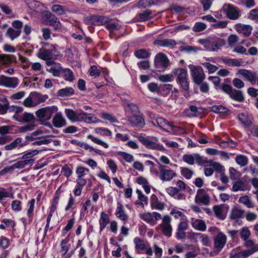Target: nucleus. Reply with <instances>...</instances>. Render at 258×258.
Returning a JSON list of instances; mask_svg holds the SVG:
<instances>
[{"label": "nucleus", "instance_id": "1", "mask_svg": "<svg viewBox=\"0 0 258 258\" xmlns=\"http://www.w3.org/2000/svg\"><path fill=\"white\" fill-rule=\"evenodd\" d=\"M172 73L177 76L176 82L179 84L181 88L184 90H188L189 81L187 70L183 68H177L172 71Z\"/></svg>", "mask_w": 258, "mask_h": 258}, {"label": "nucleus", "instance_id": "2", "mask_svg": "<svg viewBox=\"0 0 258 258\" xmlns=\"http://www.w3.org/2000/svg\"><path fill=\"white\" fill-rule=\"evenodd\" d=\"M58 110V107L55 105L46 106L37 110L35 114L40 120L48 121Z\"/></svg>", "mask_w": 258, "mask_h": 258}, {"label": "nucleus", "instance_id": "3", "mask_svg": "<svg viewBox=\"0 0 258 258\" xmlns=\"http://www.w3.org/2000/svg\"><path fill=\"white\" fill-rule=\"evenodd\" d=\"M214 251L210 255L213 256L218 254L225 246L227 241V236L222 231H218L217 234L214 237Z\"/></svg>", "mask_w": 258, "mask_h": 258}, {"label": "nucleus", "instance_id": "4", "mask_svg": "<svg viewBox=\"0 0 258 258\" xmlns=\"http://www.w3.org/2000/svg\"><path fill=\"white\" fill-rule=\"evenodd\" d=\"M111 20L110 17L102 15H92L86 17L84 19V23L87 25L99 26L108 23Z\"/></svg>", "mask_w": 258, "mask_h": 258}, {"label": "nucleus", "instance_id": "5", "mask_svg": "<svg viewBox=\"0 0 258 258\" xmlns=\"http://www.w3.org/2000/svg\"><path fill=\"white\" fill-rule=\"evenodd\" d=\"M188 68L194 82L198 85L202 84L205 79V75L203 68L201 66L191 64L188 65Z\"/></svg>", "mask_w": 258, "mask_h": 258}, {"label": "nucleus", "instance_id": "6", "mask_svg": "<svg viewBox=\"0 0 258 258\" xmlns=\"http://www.w3.org/2000/svg\"><path fill=\"white\" fill-rule=\"evenodd\" d=\"M161 223L159 225L162 233L166 236L169 237L172 235V227L171 224V218L168 215H164L161 218Z\"/></svg>", "mask_w": 258, "mask_h": 258}, {"label": "nucleus", "instance_id": "7", "mask_svg": "<svg viewBox=\"0 0 258 258\" xmlns=\"http://www.w3.org/2000/svg\"><path fill=\"white\" fill-rule=\"evenodd\" d=\"M238 75L243 77L247 81L252 85H256L258 86V76L255 72H252L246 69H240L236 74Z\"/></svg>", "mask_w": 258, "mask_h": 258}, {"label": "nucleus", "instance_id": "8", "mask_svg": "<svg viewBox=\"0 0 258 258\" xmlns=\"http://www.w3.org/2000/svg\"><path fill=\"white\" fill-rule=\"evenodd\" d=\"M19 84L17 77H9L5 75L0 76V86L8 88H16Z\"/></svg>", "mask_w": 258, "mask_h": 258}, {"label": "nucleus", "instance_id": "9", "mask_svg": "<svg viewBox=\"0 0 258 258\" xmlns=\"http://www.w3.org/2000/svg\"><path fill=\"white\" fill-rule=\"evenodd\" d=\"M157 122L161 127H164L166 126L169 127L170 132L173 134H184L186 131L182 128L175 126L171 124L168 121L163 118H159L157 119Z\"/></svg>", "mask_w": 258, "mask_h": 258}, {"label": "nucleus", "instance_id": "10", "mask_svg": "<svg viewBox=\"0 0 258 258\" xmlns=\"http://www.w3.org/2000/svg\"><path fill=\"white\" fill-rule=\"evenodd\" d=\"M195 201L199 205H208L210 203V197L204 189H199L197 191Z\"/></svg>", "mask_w": 258, "mask_h": 258}, {"label": "nucleus", "instance_id": "11", "mask_svg": "<svg viewBox=\"0 0 258 258\" xmlns=\"http://www.w3.org/2000/svg\"><path fill=\"white\" fill-rule=\"evenodd\" d=\"M46 20L48 21L49 25L52 27L55 32H59L61 29V24L58 19L50 12H47L45 15Z\"/></svg>", "mask_w": 258, "mask_h": 258}, {"label": "nucleus", "instance_id": "12", "mask_svg": "<svg viewBox=\"0 0 258 258\" xmlns=\"http://www.w3.org/2000/svg\"><path fill=\"white\" fill-rule=\"evenodd\" d=\"M222 10L230 19L236 20L240 16L239 11L230 4H225Z\"/></svg>", "mask_w": 258, "mask_h": 258}, {"label": "nucleus", "instance_id": "13", "mask_svg": "<svg viewBox=\"0 0 258 258\" xmlns=\"http://www.w3.org/2000/svg\"><path fill=\"white\" fill-rule=\"evenodd\" d=\"M154 63L156 68L165 69L169 66V60L164 54L159 53L155 57Z\"/></svg>", "mask_w": 258, "mask_h": 258}, {"label": "nucleus", "instance_id": "14", "mask_svg": "<svg viewBox=\"0 0 258 258\" xmlns=\"http://www.w3.org/2000/svg\"><path fill=\"white\" fill-rule=\"evenodd\" d=\"M228 207L223 205H216L213 207L215 216L220 220H224L228 213Z\"/></svg>", "mask_w": 258, "mask_h": 258}, {"label": "nucleus", "instance_id": "15", "mask_svg": "<svg viewBox=\"0 0 258 258\" xmlns=\"http://www.w3.org/2000/svg\"><path fill=\"white\" fill-rule=\"evenodd\" d=\"M52 124L55 127L60 128L66 125L67 123L66 119L63 117L62 113L57 111L54 114L52 119Z\"/></svg>", "mask_w": 258, "mask_h": 258}, {"label": "nucleus", "instance_id": "16", "mask_svg": "<svg viewBox=\"0 0 258 258\" xmlns=\"http://www.w3.org/2000/svg\"><path fill=\"white\" fill-rule=\"evenodd\" d=\"M190 224L194 229L199 231L204 232L207 229L205 222L201 219L191 218Z\"/></svg>", "mask_w": 258, "mask_h": 258}, {"label": "nucleus", "instance_id": "17", "mask_svg": "<svg viewBox=\"0 0 258 258\" xmlns=\"http://www.w3.org/2000/svg\"><path fill=\"white\" fill-rule=\"evenodd\" d=\"M235 29L238 33L248 37L251 34L252 28L249 25L237 24L235 26Z\"/></svg>", "mask_w": 258, "mask_h": 258}, {"label": "nucleus", "instance_id": "18", "mask_svg": "<svg viewBox=\"0 0 258 258\" xmlns=\"http://www.w3.org/2000/svg\"><path fill=\"white\" fill-rule=\"evenodd\" d=\"M16 57L12 54H0V64L9 66L12 62H16Z\"/></svg>", "mask_w": 258, "mask_h": 258}, {"label": "nucleus", "instance_id": "19", "mask_svg": "<svg viewBox=\"0 0 258 258\" xmlns=\"http://www.w3.org/2000/svg\"><path fill=\"white\" fill-rule=\"evenodd\" d=\"M161 215L157 212H148L146 213V223L151 226L155 225L157 224V221L161 219Z\"/></svg>", "mask_w": 258, "mask_h": 258}, {"label": "nucleus", "instance_id": "20", "mask_svg": "<svg viewBox=\"0 0 258 258\" xmlns=\"http://www.w3.org/2000/svg\"><path fill=\"white\" fill-rule=\"evenodd\" d=\"M64 112L68 118L72 122L78 121L81 120V113L78 114L71 109H66Z\"/></svg>", "mask_w": 258, "mask_h": 258}, {"label": "nucleus", "instance_id": "21", "mask_svg": "<svg viewBox=\"0 0 258 258\" xmlns=\"http://www.w3.org/2000/svg\"><path fill=\"white\" fill-rule=\"evenodd\" d=\"M52 55V51L50 49H47L43 47L39 49L38 56L43 60H48L51 59Z\"/></svg>", "mask_w": 258, "mask_h": 258}, {"label": "nucleus", "instance_id": "22", "mask_svg": "<svg viewBox=\"0 0 258 258\" xmlns=\"http://www.w3.org/2000/svg\"><path fill=\"white\" fill-rule=\"evenodd\" d=\"M182 160L184 162L189 165H193L195 160L199 164H200L201 163L199 162V160H201V157L198 154H196L194 156L190 154H185L182 157Z\"/></svg>", "mask_w": 258, "mask_h": 258}, {"label": "nucleus", "instance_id": "23", "mask_svg": "<svg viewBox=\"0 0 258 258\" xmlns=\"http://www.w3.org/2000/svg\"><path fill=\"white\" fill-rule=\"evenodd\" d=\"M115 214L117 218L122 221H126L128 219V216L125 214L123 206L119 203L117 204Z\"/></svg>", "mask_w": 258, "mask_h": 258}, {"label": "nucleus", "instance_id": "24", "mask_svg": "<svg viewBox=\"0 0 258 258\" xmlns=\"http://www.w3.org/2000/svg\"><path fill=\"white\" fill-rule=\"evenodd\" d=\"M176 173L171 170L163 169L161 171L160 179L165 181L171 180L175 176Z\"/></svg>", "mask_w": 258, "mask_h": 258}, {"label": "nucleus", "instance_id": "25", "mask_svg": "<svg viewBox=\"0 0 258 258\" xmlns=\"http://www.w3.org/2000/svg\"><path fill=\"white\" fill-rule=\"evenodd\" d=\"M22 140L21 138H17L10 144L6 145L4 147L5 149L6 150H12L16 149L19 145H20V147L25 146L26 143H22Z\"/></svg>", "mask_w": 258, "mask_h": 258}, {"label": "nucleus", "instance_id": "26", "mask_svg": "<svg viewBox=\"0 0 258 258\" xmlns=\"http://www.w3.org/2000/svg\"><path fill=\"white\" fill-rule=\"evenodd\" d=\"M109 222V218L107 214L103 211L100 214V218L99 221L100 225V232H102Z\"/></svg>", "mask_w": 258, "mask_h": 258}, {"label": "nucleus", "instance_id": "27", "mask_svg": "<svg viewBox=\"0 0 258 258\" xmlns=\"http://www.w3.org/2000/svg\"><path fill=\"white\" fill-rule=\"evenodd\" d=\"M226 44V41L223 39L218 38L214 42H211V51H217Z\"/></svg>", "mask_w": 258, "mask_h": 258}, {"label": "nucleus", "instance_id": "28", "mask_svg": "<svg viewBox=\"0 0 258 258\" xmlns=\"http://www.w3.org/2000/svg\"><path fill=\"white\" fill-rule=\"evenodd\" d=\"M248 189L246 183L242 180H239L233 184L232 190L233 191H245Z\"/></svg>", "mask_w": 258, "mask_h": 258}, {"label": "nucleus", "instance_id": "29", "mask_svg": "<svg viewBox=\"0 0 258 258\" xmlns=\"http://www.w3.org/2000/svg\"><path fill=\"white\" fill-rule=\"evenodd\" d=\"M32 164V160H22L20 161L9 167H6L5 169L13 170L15 168L22 169L26 165Z\"/></svg>", "mask_w": 258, "mask_h": 258}, {"label": "nucleus", "instance_id": "30", "mask_svg": "<svg viewBox=\"0 0 258 258\" xmlns=\"http://www.w3.org/2000/svg\"><path fill=\"white\" fill-rule=\"evenodd\" d=\"M75 93V90L72 87H66L59 90L57 95L61 97H69Z\"/></svg>", "mask_w": 258, "mask_h": 258}, {"label": "nucleus", "instance_id": "31", "mask_svg": "<svg viewBox=\"0 0 258 258\" xmlns=\"http://www.w3.org/2000/svg\"><path fill=\"white\" fill-rule=\"evenodd\" d=\"M238 119L245 125L248 126L252 123V118L247 113H242L239 114Z\"/></svg>", "mask_w": 258, "mask_h": 258}, {"label": "nucleus", "instance_id": "32", "mask_svg": "<svg viewBox=\"0 0 258 258\" xmlns=\"http://www.w3.org/2000/svg\"><path fill=\"white\" fill-rule=\"evenodd\" d=\"M151 206L153 209L158 210H162L164 208V205L158 201L155 195H153L151 197Z\"/></svg>", "mask_w": 258, "mask_h": 258}, {"label": "nucleus", "instance_id": "33", "mask_svg": "<svg viewBox=\"0 0 258 258\" xmlns=\"http://www.w3.org/2000/svg\"><path fill=\"white\" fill-rule=\"evenodd\" d=\"M244 213V211L240 209L239 208L234 207L232 209L230 214V218L231 219H236L241 218Z\"/></svg>", "mask_w": 258, "mask_h": 258}, {"label": "nucleus", "instance_id": "34", "mask_svg": "<svg viewBox=\"0 0 258 258\" xmlns=\"http://www.w3.org/2000/svg\"><path fill=\"white\" fill-rule=\"evenodd\" d=\"M21 33V30H15L10 27L8 28L6 33V36L10 38L12 40H14L15 38L19 37Z\"/></svg>", "mask_w": 258, "mask_h": 258}, {"label": "nucleus", "instance_id": "35", "mask_svg": "<svg viewBox=\"0 0 258 258\" xmlns=\"http://www.w3.org/2000/svg\"><path fill=\"white\" fill-rule=\"evenodd\" d=\"M238 202L244 205L248 208L254 207V204L248 196L241 197L238 199Z\"/></svg>", "mask_w": 258, "mask_h": 258}, {"label": "nucleus", "instance_id": "36", "mask_svg": "<svg viewBox=\"0 0 258 258\" xmlns=\"http://www.w3.org/2000/svg\"><path fill=\"white\" fill-rule=\"evenodd\" d=\"M229 96L231 99L240 102L243 101L244 99L242 92L235 89L233 90Z\"/></svg>", "mask_w": 258, "mask_h": 258}, {"label": "nucleus", "instance_id": "37", "mask_svg": "<svg viewBox=\"0 0 258 258\" xmlns=\"http://www.w3.org/2000/svg\"><path fill=\"white\" fill-rule=\"evenodd\" d=\"M35 120V116L32 113L25 112L22 114L21 123H33Z\"/></svg>", "mask_w": 258, "mask_h": 258}, {"label": "nucleus", "instance_id": "38", "mask_svg": "<svg viewBox=\"0 0 258 258\" xmlns=\"http://www.w3.org/2000/svg\"><path fill=\"white\" fill-rule=\"evenodd\" d=\"M128 120L133 125H138L142 122L143 118L137 114H133L128 116Z\"/></svg>", "mask_w": 258, "mask_h": 258}, {"label": "nucleus", "instance_id": "39", "mask_svg": "<svg viewBox=\"0 0 258 258\" xmlns=\"http://www.w3.org/2000/svg\"><path fill=\"white\" fill-rule=\"evenodd\" d=\"M69 241V239L68 238H66L62 240L61 241L60 252H61V256L63 258L66 255L67 253H68V252L69 250V248H70L69 245L68 244Z\"/></svg>", "mask_w": 258, "mask_h": 258}, {"label": "nucleus", "instance_id": "40", "mask_svg": "<svg viewBox=\"0 0 258 258\" xmlns=\"http://www.w3.org/2000/svg\"><path fill=\"white\" fill-rule=\"evenodd\" d=\"M135 244L136 250L138 253L140 252V250L145 249V243L144 241L140 238L136 237L134 239Z\"/></svg>", "mask_w": 258, "mask_h": 258}, {"label": "nucleus", "instance_id": "41", "mask_svg": "<svg viewBox=\"0 0 258 258\" xmlns=\"http://www.w3.org/2000/svg\"><path fill=\"white\" fill-rule=\"evenodd\" d=\"M239 234L243 240H246L247 238H250L251 232L248 227H243L239 230Z\"/></svg>", "mask_w": 258, "mask_h": 258}, {"label": "nucleus", "instance_id": "42", "mask_svg": "<svg viewBox=\"0 0 258 258\" xmlns=\"http://www.w3.org/2000/svg\"><path fill=\"white\" fill-rule=\"evenodd\" d=\"M181 174L187 179H190L194 174V171L187 167H180Z\"/></svg>", "mask_w": 258, "mask_h": 258}, {"label": "nucleus", "instance_id": "43", "mask_svg": "<svg viewBox=\"0 0 258 258\" xmlns=\"http://www.w3.org/2000/svg\"><path fill=\"white\" fill-rule=\"evenodd\" d=\"M58 67H51L49 69H46V71L51 73L54 77H59L60 72L62 71L63 68L60 66V64L57 63Z\"/></svg>", "mask_w": 258, "mask_h": 258}, {"label": "nucleus", "instance_id": "44", "mask_svg": "<svg viewBox=\"0 0 258 258\" xmlns=\"http://www.w3.org/2000/svg\"><path fill=\"white\" fill-rule=\"evenodd\" d=\"M91 202L90 200L88 199L85 203H82V208L80 210L81 217H84L86 214L88 213V208L91 205Z\"/></svg>", "mask_w": 258, "mask_h": 258}, {"label": "nucleus", "instance_id": "45", "mask_svg": "<svg viewBox=\"0 0 258 258\" xmlns=\"http://www.w3.org/2000/svg\"><path fill=\"white\" fill-rule=\"evenodd\" d=\"M35 200L33 199H31L28 203V206L29 207L28 209L27 210V216L29 218V220L31 221L33 218V212L34 211V204H35Z\"/></svg>", "mask_w": 258, "mask_h": 258}, {"label": "nucleus", "instance_id": "46", "mask_svg": "<svg viewBox=\"0 0 258 258\" xmlns=\"http://www.w3.org/2000/svg\"><path fill=\"white\" fill-rule=\"evenodd\" d=\"M62 72L63 73V78L65 80L72 82L75 78L73 72L69 69H63Z\"/></svg>", "mask_w": 258, "mask_h": 258}, {"label": "nucleus", "instance_id": "47", "mask_svg": "<svg viewBox=\"0 0 258 258\" xmlns=\"http://www.w3.org/2000/svg\"><path fill=\"white\" fill-rule=\"evenodd\" d=\"M238 41V37L235 34H231L228 37L227 42L228 47L232 48Z\"/></svg>", "mask_w": 258, "mask_h": 258}, {"label": "nucleus", "instance_id": "48", "mask_svg": "<svg viewBox=\"0 0 258 258\" xmlns=\"http://www.w3.org/2000/svg\"><path fill=\"white\" fill-rule=\"evenodd\" d=\"M39 151L38 150H32L31 151L27 152V153L23 155V156L22 157V159L24 160H32V164L34 160L33 159H31V158L37 155Z\"/></svg>", "mask_w": 258, "mask_h": 258}, {"label": "nucleus", "instance_id": "49", "mask_svg": "<svg viewBox=\"0 0 258 258\" xmlns=\"http://www.w3.org/2000/svg\"><path fill=\"white\" fill-rule=\"evenodd\" d=\"M207 28V24L201 22H197L192 27V30L196 32H200L205 30Z\"/></svg>", "mask_w": 258, "mask_h": 258}, {"label": "nucleus", "instance_id": "50", "mask_svg": "<svg viewBox=\"0 0 258 258\" xmlns=\"http://www.w3.org/2000/svg\"><path fill=\"white\" fill-rule=\"evenodd\" d=\"M235 161L237 164L240 166H244L248 163V158L246 156L240 155L236 156Z\"/></svg>", "mask_w": 258, "mask_h": 258}, {"label": "nucleus", "instance_id": "51", "mask_svg": "<svg viewBox=\"0 0 258 258\" xmlns=\"http://www.w3.org/2000/svg\"><path fill=\"white\" fill-rule=\"evenodd\" d=\"M198 42L203 45L206 50L211 51V41L208 38L200 39Z\"/></svg>", "mask_w": 258, "mask_h": 258}, {"label": "nucleus", "instance_id": "52", "mask_svg": "<svg viewBox=\"0 0 258 258\" xmlns=\"http://www.w3.org/2000/svg\"><path fill=\"white\" fill-rule=\"evenodd\" d=\"M94 131L96 134L101 136L111 137L112 135L111 132L108 128L97 127L94 129Z\"/></svg>", "mask_w": 258, "mask_h": 258}, {"label": "nucleus", "instance_id": "53", "mask_svg": "<svg viewBox=\"0 0 258 258\" xmlns=\"http://www.w3.org/2000/svg\"><path fill=\"white\" fill-rule=\"evenodd\" d=\"M200 240L201 241L203 245L205 246H210L211 245V241L210 237L207 235L204 234H202L201 235Z\"/></svg>", "mask_w": 258, "mask_h": 258}, {"label": "nucleus", "instance_id": "54", "mask_svg": "<svg viewBox=\"0 0 258 258\" xmlns=\"http://www.w3.org/2000/svg\"><path fill=\"white\" fill-rule=\"evenodd\" d=\"M189 227L188 225V221L187 219V217L185 218H183L182 219H181L180 222L179 223L178 226H177V229L179 230H186L188 229Z\"/></svg>", "mask_w": 258, "mask_h": 258}, {"label": "nucleus", "instance_id": "55", "mask_svg": "<svg viewBox=\"0 0 258 258\" xmlns=\"http://www.w3.org/2000/svg\"><path fill=\"white\" fill-rule=\"evenodd\" d=\"M81 119L88 123L94 122V119L96 118L92 114L86 112H82L81 113Z\"/></svg>", "mask_w": 258, "mask_h": 258}, {"label": "nucleus", "instance_id": "56", "mask_svg": "<svg viewBox=\"0 0 258 258\" xmlns=\"http://www.w3.org/2000/svg\"><path fill=\"white\" fill-rule=\"evenodd\" d=\"M53 12L58 15H61L65 13L64 7L60 5H54L51 7Z\"/></svg>", "mask_w": 258, "mask_h": 258}, {"label": "nucleus", "instance_id": "57", "mask_svg": "<svg viewBox=\"0 0 258 258\" xmlns=\"http://www.w3.org/2000/svg\"><path fill=\"white\" fill-rule=\"evenodd\" d=\"M87 139H91L94 143L101 145L105 148H108V145L106 143L104 142L103 141H102V140L97 138L94 137L91 135H88Z\"/></svg>", "mask_w": 258, "mask_h": 258}, {"label": "nucleus", "instance_id": "58", "mask_svg": "<svg viewBox=\"0 0 258 258\" xmlns=\"http://www.w3.org/2000/svg\"><path fill=\"white\" fill-rule=\"evenodd\" d=\"M41 134H42V131L41 130H37L33 132L30 135L26 136L25 137V139L28 141H33L35 139H39L37 136Z\"/></svg>", "mask_w": 258, "mask_h": 258}, {"label": "nucleus", "instance_id": "59", "mask_svg": "<svg viewBox=\"0 0 258 258\" xmlns=\"http://www.w3.org/2000/svg\"><path fill=\"white\" fill-rule=\"evenodd\" d=\"M201 233H196L194 232H188L187 233L188 238L191 241L197 242L200 240Z\"/></svg>", "mask_w": 258, "mask_h": 258}, {"label": "nucleus", "instance_id": "60", "mask_svg": "<svg viewBox=\"0 0 258 258\" xmlns=\"http://www.w3.org/2000/svg\"><path fill=\"white\" fill-rule=\"evenodd\" d=\"M228 110L227 108L222 105H214L212 107V111L217 113H225Z\"/></svg>", "mask_w": 258, "mask_h": 258}, {"label": "nucleus", "instance_id": "61", "mask_svg": "<svg viewBox=\"0 0 258 258\" xmlns=\"http://www.w3.org/2000/svg\"><path fill=\"white\" fill-rule=\"evenodd\" d=\"M215 23L211 25V26L216 29H223L226 28L227 26V22L226 21H219L214 22Z\"/></svg>", "mask_w": 258, "mask_h": 258}, {"label": "nucleus", "instance_id": "62", "mask_svg": "<svg viewBox=\"0 0 258 258\" xmlns=\"http://www.w3.org/2000/svg\"><path fill=\"white\" fill-rule=\"evenodd\" d=\"M75 220L74 218L71 219L69 220L67 225L65 226V227L63 229L62 232V235L64 236L66 233L69 231L73 227L75 224Z\"/></svg>", "mask_w": 258, "mask_h": 258}, {"label": "nucleus", "instance_id": "63", "mask_svg": "<svg viewBox=\"0 0 258 258\" xmlns=\"http://www.w3.org/2000/svg\"><path fill=\"white\" fill-rule=\"evenodd\" d=\"M170 214L173 216V217L175 219H179L180 218V220L182 219L183 218H185L186 217V216L182 213L181 211L177 210V209H172L171 212Z\"/></svg>", "mask_w": 258, "mask_h": 258}, {"label": "nucleus", "instance_id": "64", "mask_svg": "<svg viewBox=\"0 0 258 258\" xmlns=\"http://www.w3.org/2000/svg\"><path fill=\"white\" fill-rule=\"evenodd\" d=\"M158 79L163 83L170 82L173 80V77L172 74L162 75L159 76Z\"/></svg>", "mask_w": 258, "mask_h": 258}]
</instances>
